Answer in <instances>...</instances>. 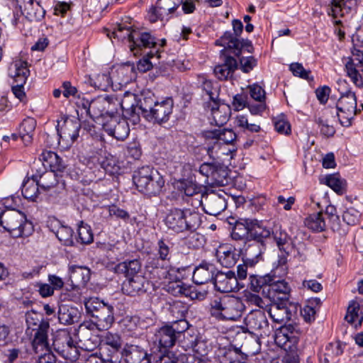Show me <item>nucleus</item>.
<instances>
[{"label":"nucleus","mask_w":363,"mask_h":363,"mask_svg":"<svg viewBox=\"0 0 363 363\" xmlns=\"http://www.w3.org/2000/svg\"><path fill=\"white\" fill-rule=\"evenodd\" d=\"M125 363H150V355L139 345L126 344L122 352Z\"/></svg>","instance_id":"aec40b11"},{"label":"nucleus","mask_w":363,"mask_h":363,"mask_svg":"<svg viewBox=\"0 0 363 363\" xmlns=\"http://www.w3.org/2000/svg\"><path fill=\"white\" fill-rule=\"evenodd\" d=\"M273 238L277 243L279 250H283L284 245L288 242L289 236L287 233L281 229L279 226H274V228L271 232Z\"/></svg>","instance_id":"e2e57ef3"},{"label":"nucleus","mask_w":363,"mask_h":363,"mask_svg":"<svg viewBox=\"0 0 363 363\" xmlns=\"http://www.w3.org/2000/svg\"><path fill=\"white\" fill-rule=\"evenodd\" d=\"M50 328L48 322L40 321L33 340V347L36 353L40 351L49 352V343L48 342V332Z\"/></svg>","instance_id":"b1692460"},{"label":"nucleus","mask_w":363,"mask_h":363,"mask_svg":"<svg viewBox=\"0 0 363 363\" xmlns=\"http://www.w3.org/2000/svg\"><path fill=\"white\" fill-rule=\"evenodd\" d=\"M344 345L340 341L328 343L324 351L319 355L320 363H337L343 353Z\"/></svg>","instance_id":"cd10ccee"},{"label":"nucleus","mask_w":363,"mask_h":363,"mask_svg":"<svg viewBox=\"0 0 363 363\" xmlns=\"http://www.w3.org/2000/svg\"><path fill=\"white\" fill-rule=\"evenodd\" d=\"M216 257L223 267L229 268L236 264L239 255L234 251H216Z\"/></svg>","instance_id":"49530a36"},{"label":"nucleus","mask_w":363,"mask_h":363,"mask_svg":"<svg viewBox=\"0 0 363 363\" xmlns=\"http://www.w3.org/2000/svg\"><path fill=\"white\" fill-rule=\"evenodd\" d=\"M288 301L274 302L270 305L268 313L272 320L278 324H284L290 320L291 313L286 306Z\"/></svg>","instance_id":"c85d7f7f"},{"label":"nucleus","mask_w":363,"mask_h":363,"mask_svg":"<svg viewBox=\"0 0 363 363\" xmlns=\"http://www.w3.org/2000/svg\"><path fill=\"white\" fill-rule=\"evenodd\" d=\"M206 137L222 141L225 144H233L237 135L232 129H216L206 133Z\"/></svg>","instance_id":"a19ab883"},{"label":"nucleus","mask_w":363,"mask_h":363,"mask_svg":"<svg viewBox=\"0 0 363 363\" xmlns=\"http://www.w3.org/2000/svg\"><path fill=\"white\" fill-rule=\"evenodd\" d=\"M36 127V121L31 117L25 118L19 126V136L26 145L31 143Z\"/></svg>","instance_id":"e433bc0d"},{"label":"nucleus","mask_w":363,"mask_h":363,"mask_svg":"<svg viewBox=\"0 0 363 363\" xmlns=\"http://www.w3.org/2000/svg\"><path fill=\"white\" fill-rule=\"evenodd\" d=\"M222 171L221 167L213 163L205 162L199 167V172L206 177H211L215 182H222L220 180V172Z\"/></svg>","instance_id":"09e8293b"},{"label":"nucleus","mask_w":363,"mask_h":363,"mask_svg":"<svg viewBox=\"0 0 363 363\" xmlns=\"http://www.w3.org/2000/svg\"><path fill=\"white\" fill-rule=\"evenodd\" d=\"M201 89L206 92L208 99L213 104L218 102L219 96V87L216 84H213L211 81L201 78Z\"/></svg>","instance_id":"de8ad7c7"},{"label":"nucleus","mask_w":363,"mask_h":363,"mask_svg":"<svg viewBox=\"0 0 363 363\" xmlns=\"http://www.w3.org/2000/svg\"><path fill=\"white\" fill-rule=\"evenodd\" d=\"M146 282L143 275L131 277L127 278V280L123 282L122 290L123 293L130 296L140 294L146 291L145 286Z\"/></svg>","instance_id":"c756f323"},{"label":"nucleus","mask_w":363,"mask_h":363,"mask_svg":"<svg viewBox=\"0 0 363 363\" xmlns=\"http://www.w3.org/2000/svg\"><path fill=\"white\" fill-rule=\"evenodd\" d=\"M352 57L345 64L347 76L357 87H363V78L360 72H363V52L354 48Z\"/></svg>","instance_id":"ddd939ff"},{"label":"nucleus","mask_w":363,"mask_h":363,"mask_svg":"<svg viewBox=\"0 0 363 363\" xmlns=\"http://www.w3.org/2000/svg\"><path fill=\"white\" fill-rule=\"evenodd\" d=\"M137 32V30L132 29L131 26H127L125 23H118L111 33H108L107 35L111 38H118L121 40L127 39L130 44L133 43V33Z\"/></svg>","instance_id":"ea45409f"},{"label":"nucleus","mask_w":363,"mask_h":363,"mask_svg":"<svg viewBox=\"0 0 363 363\" xmlns=\"http://www.w3.org/2000/svg\"><path fill=\"white\" fill-rule=\"evenodd\" d=\"M108 303L104 302L103 300L97 297H91L84 301V306L86 311L93 318L98 314Z\"/></svg>","instance_id":"a18cd8bd"},{"label":"nucleus","mask_w":363,"mask_h":363,"mask_svg":"<svg viewBox=\"0 0 363 363\" xmlns=\"http://www.w3.org/2000/svg\"><path fill=\"white\" fill-rule=\"evenodd\" d=\"M325 220H328V223L333 231H338L339 228V217L336 215V209L333 206H328L326 208L325 212L323 213Z\"/></svg>","instance_id":"bf43d9fd"},{"label":"nucleus","mask_w":363,"mask_h":363,"mask_svg":"<svg viewBox=\"0 0 363 363\" xmlns=\"http://www.w3.org/2000/svg\"><path fill=\"white\" fill-rule=\"evenodd\" d=\"M129 133L128 124L125 121L118 122L114 128L110 130V134L118 140H125L128 136Z\"/></svg>","instance_id":"13d9d810"},{"label":"nucleus","mask_w":363,"mask_h":363,"mask_svg":"<svg viewBox=\"0 0 363 363\" xmlns=\"http://www.w3.org/2000/svg\"><path fill=\"white\" fill-rule=\"evenodd\" d=\"M40 157L46 166L50 168V171L63 172L66 168V165L62 158L52 151L44 150Z\"/></svg>","instance_id":"473e14b6"},{"label":"nucleus","mask_w":363,"mask_h":363,"mask_svg":"<svg viewBox=\"0 0 363 363\" xmlns=\"http://www.w3.org/2000/svg\"><path fill=\"white\" fill-rule=\"evenodd\" d=\"M169 311L173 318V320L185 318L188 311V307L182 301H174L169 305Z\"/></svg>","instance_id":"6e6d98bb"},{"label":"nucleus","mask_w":363,"mask_h":363,"mask_svg":"<svg viewBox=\"0 0 363 363\" xmlns=\"http://www.w3.org/2000/svg\"><path fill=\"white\" fill-rule=\"evenodd\" d=\"M24 13L29 21H38L44 17L45 10L40 5L39 2H34V0H28L25 3Z\"/></svg>","instance_id":"4c0bfd02"},{"label":"nucleus","mask_w":363,"mask_h":363,"mask_svg":"<svg viewBox=\"0 0 363 363\" xmlns=\"http://www.w3.org/2000/svg\"><path fill=\"white\" fill-rule=\"evenodd\" d=\"M345 319L354 327L361 325L363 314L360 311V306L356 301H351L347 307Z\"/></svg>","instance_id":"58836bf2"},{"label":"nucleus","mask_w":363,"mask_h":363,"mask_svg":"<svg viewBox=\"0 0 363 363\" xmlns=\"http://www.w3.org/2000/svg\"><path fill=\"white\" fill-rule=\"evenodd\" d=\"M167 290L174 296H189V289L185 288L180 280L169 283L167 286Z\"/></svg>","instance_id":"0e129e2a"},{"label":"nucleus","mask_w":363,"mask_h":363,"mask_svg":"<svg viewBox=\"0 0 363 363\" xmlns=\"http://www.w3.org/2000/svg\"><path fill=\"white\" fill-rule=\"evenodd\" d=\"M270 273L263 277H258L254 274L250 275V289L254 292H259L263 287L268 286V283L270 282Z\"/></svg>","instance_id":"3c124183"},{"label":"nucleus","mask_w":363,"mask_h":363,"mask_svg":"<svg viewBox=\"0 0 363 363\" xmlns=\"http://www.w3.org/2000/svg\"><path fill=\"white\" fill-rule=\"evenodd\" d=\"M119 270H121L125 274L127 278L140 275L141 266L138 259H133L128 262H123L118 265Z\"/></svg>","instance_id":"8fccbe9b"},{"label":"nucleus","mask_w":363,"mask_h":363,"mask_svg":"<svg viewBox=\"0 0 363 363\" xmlns=\"http://www.w3.org/2000/svg\"><path fill=\"white\" fill-rule=\"evenodd\" d=\"M89 83L96 89L107 91L111 85V79L106 74H98L90 78Z\"/></svg>","instance_id":"603ef678"},{"label":"nucleus","mask_w":363,"mask_h":363,"mask_svg":"<svg viewBox=\"0 0 363 363\" xmlns=\"http://www.w3.org/2000/svg\"><path fill=\"white\" fill-rule=\"evenodd\" d=\"M359 217L360 213L353 208L347 209L342 214L343 220L349 225L357 224Z\"/></svg>","instance_id":"774afa93"},{"label":"nucleus","mask_w":363,"mask_h":363,"mask_svg":"<svg viewBox=\"0 0 363 363\" xmlns=\"http://www.w3.org/2000/svg\"><path fill=\"white\" fill-rule=\"evenodd\" d=\"M53 347L55 350L66 359L74 361L78 358L79 352L77 343L67 330L57 333L53 340Z\"/></svg>","instance_id":"9d476101"},{"label":"nucleus","mask_w":363,"mask_h":363,"mask_svg":"<svg viewBox=\"0 0 363 363\" xmlns=\"http://www.w3.org/2000/svg\"><path fill=\"white\" fill-rule=\"evenodd\" d=\"M319 301L318 298L311 301L301 309V314L306 322L311 323L315 320L316 311L313 304L314 302L318 304Z\"/></svg>","instance_id":"680f3d73"},{"label":"nucleus","mask_w":363,"mask_h":363,"mask_svg":"<svg viewBox=\"0 0 363 363\" xmlns=\"http://www.w3.org/2000/svg\"><path fill=\"white\" fill-rule=\"evenodd\" d=\"M262 259V252L259 251L255 255L245 254L243 255V264H239L237 267L238 280H243L247 276V267L255 266Z\"/></svg>","instance_id":"c9c22d12"},{"label":"nucleus","mask_w":363,"mask_h":363,"mask_svg":"<svg viewBox=\"0 0 363 363\" xmlns=\"http://www.w3.org/2000/svg\"><path fill=\"white\" fill-rule=\"evenodd\" d=\"M173 106L174 102L172 98H167L159 102L150 91H147V96H143L140 100L142 116L148 121L159 124L165 123L169 119Z\"/></svg>","instance_id":"f03ea898"},{"label":"nucleus","mask_w":363,"mask_h":363,"mask_svg":"<svg viewBox=\"0 0 363 363\" xmlns=\"http://www.w3.org/2000/svg\"><path fill=\"white\" fill-rule=\"evenodd\" d=\"M225 48L221 51L223 56V62L214 67V74L220 80H226L230 78L234 72L238 69V62L235 57L230 56Z\"/></svg>","instance_id":"4be33fe9"},{"label":"nucleus","mask_w":363,"mask_h":363,"mask_svg":"<svg viewBox=\"0 0 363 363\" xmlns=\"http://www.w3.org/2000/svg\"><path fill=\"white\" fill-rule=\"evenodd\" d=\"M184 267L182 268H170L167 270L162 268H159L157 266L155 267V269L153 271V274H156L158 279L164 283H172L179 280V277L176 274L177 272H180L181 271H184Z\"/></svg>","instance_id":"37998d69"},{"label":"nucleus","mask_w":363,"mask_h":363,"mask_svg":"<svg viewBox=\"0 0 363 363\" xmlns=\"http://www.w3.org/2000/svg\"><path fill=\"white\" fill-rule=\"evenodd\" d=\"M270 235L271 230L264 225L262 221L250 219V242L263 243L264 239L269 238Z\"/></svg>","instance_id":"7c9ffc66"},{"label":"nucleus","mask_w":363,"mask_h":363,"mask_svg":"<svg viewBox=\"0 0 363 363\" xmlns=\"http://www.w3.org/2000/svg\"><path fill=\"white\" fill-rule=\"evenodd\" d=\"M178 189L187 196H193L199 194L201 191V186L198 185L195 182L184 179L179 182Z\"/></svg>","instance_id":"5fc2aeb1"},{"label":"nucleus","mask_w":363,"mask_h":363,"mask_svg":"<svg viewBox=\"0 0 363 363\" xmlns=\"http://www.w3.org/2000/svg\"><path fill=\"white\" fill-rule=\"evenodd\" d=\"M325 183L337 194H342L344 191V181L342 180L339 175L331 174L326 177Z\"/></svg>","instance_id":"052dcab7"},{"label":"nucleus","mask_w":363,"mask_h":363,"mask_svg":"<svg viewBox=\"0 0 363 363\" xmlns=\"http://www.w3.org/2000/svg\"><path fill=\"white\" fill-rule=\"evenodd\" d=\"M80 121L77 118H65L63 121H58L57 130L60 140L67 145H72L79 137Z\"/></svg>","instance_id":"4468645a"},{"label":"nucleus","mask_w":363,"mask_h":363,"mask_svg":"<svg viewBox=\"0 0 363 363\" xmlns=\"http://www.w3.org/2000/svg\"><path fill=\"white\" fill-rule=\"evenodd\" d=\"M340 96L336 103V115L339 118L340 124L348 127L352 124V120L360 109H358L357 96L354 92L350 89L340 91Z\"/></svg>","instance_id":"0eeeda50"},{"label":"nucleus","mask_w":363,"mask_h":363,"mask_svg":"<svg viewBox=\"0 0 363 363\" xmlns=\"http://www.w3.org/2000/svg\"><path fill=\"white\" fill-rule=\"evenodd\" d=\"M216 44L225 48L230 53H233L238 57L241 54L242 49L245 47L252 48L251 42L249 40H241L238 38L233 37V34L230 31H226Z\"/></svg>","instance_id":"a211bd4d"},{"label":"nucleus","mask_w":363,"mask_h":363,"mask_svg":"<svg viewBox=\"0 0 363 363\" xmlns=\"http://www.w3.org/2000/svg\"><path fill=\"white\" fill-rule=\"evenodd\" d=\"M359 0H331L328 14L334 18L342 17L354 10Z\"/></svg>","instance_id":"bb28decb"},{"label":"nucleus","mask_w":363,"mask_h":363,"mask_svg":"<svg viewBox=\"0 0 363 363\" xmlns=\"http://www.w3.org/2000/svg\"><path fill=\"white\" fill-rule=\"evenodd\" d=\"M133 180L138 190L148 196L159 194L164 184L160 173L149 166L135 171Z\"/></svg>","instance_id":"20e7f679"},{"label":"nucleus","mask_w":363,"mask_h":363,"mask_svg":"<svg viewBox=\"0 0 363 363\" xmlns=\"http://www.w3.org/2000/svg\"><path fill=\"white\" fill-rule=\"evenodd\" d=\"M216 269L212 264L202 262L194 269L193 281L197 285H202L214 280Z\"/></svg>","instance_id":"393cba45"},{"label":"nucleus","mask_w":363,"mask_h":363,"mask_svg":"<svg viewBox=\"0 0 363 363\" xmlns=\"http://www.w3.org/2000/svg\"><path fill=\"white\" fill-rule=\"evenodd\" d=\"M209 106H211L212 116H213V120L217 125L220 126L228 121V114H226V113H225L223 115L221 114V111L220 110V108L218 107V102H216L212 105L210 104Z\"/></svg>","instance_id":"69168bd1"},{"label":"nucleus","mask_w":363,"mask_h":363,"mask_svg":"<svg viewBox=\"0 0 363 363\" xmlns=\"http://www.w3.org/2000/svg\"><path fill=\"white\" fill-rule=\"evenodd\" d=\"M304 223L308 228L317 232L323 231L326 228L325 218L322 212L309 215Z\"/></svg>","instance_id":"79ce46f5"},{"label":"nucleus","mask_w":363,"mask_h":363,"mask_svg":"<svg viewBox=\"0 0 363 363\" xmlns=\"http://www.w3.org/2000/svg\"><path fill=\"white\" fill-rule=\"evenodd\" d=\"M0 225L13 237L28 235L32 230V224L26 215L15 209H7L0 213Z\"/></svg>","instance_id":"423d86ee"},{"label":"nucleus","mask_w":363,"mask_h":363,"mask_svg":"<svg viewBox=\"0 0 363 363\" xmlns=\"http://www.w3.org/2000/svg\"><path fill=\"white\" fill-rule=\"evenodd\" d=\"M215 289L222 293H229L240 289L239 282L234 272H218L214 277Z\"/></svg>","instance_id":"f3484780"},{"label":"nucleus","mask_w":363,"mask_h":363,"mask_svg":"<svg viewBox=\"0 0 363 363\" xmlns=\"http://www.w3.org/2000/svg\"><path fill=\"white\" fill-rule=\"evenodd\" d=\"M201 203L204 211L211 216L219 215L227 208L225 196L214 191L203 196Z\"/></svg>","instance_id":"dca6fc26"},{"label":"nucleus","mask_w":363,"mask_h":363,"mask_svg":"<svg viewBox=\"0 0 363 363\" xmlns=\"http://www.w3.org/2000/svg\"><path fill=\"white\" fill-rule=\"evenodd\" d=\"M272 260L273 269L270 272V282L268 283V291L270 298L279 301H288L291 289L283 279L288 272L287 251H276Z\"/></svg>","instance_id":"f257e3e1"},{"label":"nucleus","mask_w":363,"mask_h":363,"mask_svg":"<svg viewBox=\"0 0 363 363\" xmlns=\"http://www.w3.org/2000/svg\"><path fill=\"white\" fill-rule=\"evenodd\" d=\"M231 237L233 240L242 241L245 245L250 242V219H240L235 222Z\"/></svg>","instance_id":"72a5a7b5"},{"label":"nucleus","mask_w":363,"mask_h":363,"mask_svg":"<svg viewBox=\"0 0 363 363\" xmlns=\"http://www.w3.org/2000/svg\"><path fill=\"white\" fill-rule=\"evenodd\" d=\"M245 324L247 330L259 336H269L270 328L269 322L264 311L262 310H253L245 318Z\"/></svg>","instance_id":"f8f14e48"},{"label":"nucleus","mask_w":363,"mask_h":363,"mask_svg":"<svg viewBox=\"0 0 363 363\" xmlns=\"http://www.w3.org/2000/svg\"><path fill=\"white\" fill-rule=\"evenodd\" d=\"M58 319L63 325H71L77 322L79 318V313L77 308L67 304H62L58 308Z\"/></svg>","instance_id":"f704fd0d"},{"label":"nucleus","mask_w":363,"mask_h":363,"mask_svg":"<svg viewBox=\"0 0 363 363\" xmlns=\"http://www.w3.org/2000/svg\"><path fill=\"white\" fill-rule=\"evenodd\" d=\"M122 340L117 334L108 333L101 340V347L104 351L108 352V355L111 358L115 354H117L121 349Z\"/></svg>","instance_id":"2f4dec72"},{"label":"nucleus","mask_w":363,"mask_h":363,"mask_svg":"<svg viewBox=\"0 0 363 363\" xmlns=\"http://www.w3.org/2000/svg\"><path fill=\"white\" fill-rule=\"evenodd\" d=\"M188 357L184 354L176 355L175 354H169L161 357L156 363H186Z\"/></svg>","instance_id":"338daca9"},{"label":"nucleus","mask_w":363,"mask_h":363,"mask_svg":"<svg viewBox=\"0 0 363 363\" xmlns=\"http://www.w3.org/2000/svg\"><path fill=\"white\" fill-rule=\"evenodd\" d=\"M244 309L242 301L234 296L216 297L210 303L211 315L218 320H237L242 316Z\"/></svg>","instance_id":"7ed1b4c3"},{"label":"nucleus","mask_w":363,"mask_h":363,"mask_svg":"<svg viewBox=\"0 0 363 363\" xmlns=\"http://www.w3.org/2000/svg\"><path fill=\"white\" fill-rule=\"evenodd\" d=\"M9 74L16 83L11 87L13 94L20 101H23L26 96L23 85L29 74L27 62L22 60L16 61L9 69Z\"/></svg>","instance_id":"9b49d317"},{"label":"nucleus","mask_w":363,"mask_h":363,"mask_svg":"<svg viewBox=\"0 0 363 363\" xmlns=\"http://www.w3.org/2000/svg\"><path fill=\"white\" fill-rule=\"evenodd\" d=\"M200 223V215L191 209L172 210L165 218V224L168 228L177 233L186 230H195Z\"/></svg>","instance_id":"39448f33"},{"label":"nucleus","mask_w":363,"mask_h":363,"mask_svg":"<svg viewBox=\"0 0 363 363\" xmlns=\"http://www.w3.org/2000/svg\"><path fill=\"white\" fill-rule=\"evenodd\" d=\"M133 43L130 44V49L135 55H138L143 48L151 49L148 56H156L157 59H160V48L166 44V40L162 39L160 43L156 41V38L148 32H137L133 33Z\"/></svg>","instance_id":"1a4fd4ad"},{"label":"nucleus","mask_w":363,"mask_h":363,"mask_svg":"<svg viewBox=\"0 0 363 363\" xmlns=\"http://www.w3.org/2000/svg\"><path fill=\"white\" fill-rule=\"evenodd\" d=\"M118 104L117 101H113L112 96H99L91 101H82V107L90 118L96 120L105 116H113Z\"/></svg>","instance_id":"6e6552de"},{"label":"nucleus","mask_w":363,"mask_h":363,"mask_svg":"<svg viewBox=\"0 0 363 363\" xmlns=\"http://www.w3.org/2000/svg\"><path fill=\"white\" fill-rule=\"evenodd\" d=\"M69 281L73 289L84 286L91 277L90 269L83 266L72 265L69 268Z\"/></svg>","instance_id":"a878e982"},{"label":"nucleus","mask_w":363,"mask_h":363,"mask_svg":"<svg viewBox=\"0 0 363 363\" xmlns=\"http://www.w3.org/2000/svg\"><path fill=\"white\" fill-rule=\"evenodd\" d=\"M40 186L45 189L49 190L55 187L58 184L57 172L48 171L40 175V179L38 181Z\"/></svg>","instance_id":"864d4df0"},{"label":"nucleus","mask_w":363,"mask_h":363,"mask_svg":"<svg viewBox=\"0 0 363 363\" xmlns=\"http://www.w3.org/2000/svg\"><path fill=\"white\" fill-rule=\"evenodd\" d=\"M147 96V92H142L140 96H137L130 91H125L123 94V98L112 95L113 101H117L119 104L116 107V113L121 108L128 114L142 116V110L140 108V100L143 96Z\"/></svg>","instance_id":"2eb2a0df"},{"label":"nucleus","mask_w":363,"mask_h":363,"mask_svg":"<svg viewBox=\"0 0 363 363\" xmlns=\"http://www.w3.org/2000/svg\"><path fill=\"white\" fill-rule=\"evenodd\" d=\"M177 340V336L174 334V330L169 325L159 328L154 335V343L161 350H167L173 347Z\"/></svg>","instance_id":"5701e85b"},{"label":"nucleus","mask_w":363,"mask_h":363,"mask_svg":"<svg viewBox=\"0 0 363 363\" xmlns=\"http://www.w3.org/2000/svg\"><path fill=\"white\" fill-rule=\"evenodd\" d=\"M114 307L113 305L108 303L104 309H102L91 323H84L82 326L86 328H93L95 326L99 330H105L111 328L114 322Z\"/></svg>","instance_id":"412c9836"},{"label":"nucleus","mask_w":363,"mask_h":363,"mask_svg":"<svg viewBox=\"0 0 363 363\" xmlns=\"http://www.w3.org/2000/svg\"><path fill=\"white\" fill-rule=\"evenodd\" d=\"M38 181L33 179L28 178L25 179L22 185V194L26 199L34 201L38 195Z\"/></svg>","instance_id":"c03bdc74"},{"label":"nucleus","mask_w":363,"mask_h":363,"mask_svg":"<svg viewBox=\"0 0 363 363\" xmlns=\"http://www.w3.org/2000/svg\"><path fill=\"white\" fill-rule=\"evenodd\" d=\"M48 227L65 246H72L73 241V230L65 225H63L60 220L55 218H50L48 222Z\"/></svg>","instance_id":"6ab92c4d"},{"label":"nucleus","mask_w":363,"mask_h":363,"mask_svg":"<svg viewBox=\"0 0 363 363\" xmlns=\"http://www.w3.org/2000/svg\"><path fill=\"white\" fill-rule=\"evenodd\" d=\"M78 235L82 244H89L93 242L94 236L91 227L80 221L78 224Z\"/></svg>","instance_id":"4d7b16f0"}]
</instances>
